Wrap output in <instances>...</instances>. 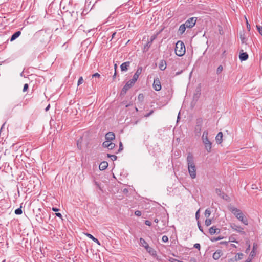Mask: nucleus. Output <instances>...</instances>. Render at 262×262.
I'll list each match as a JSON object with an SVG mask.
<instances>
[{"label":"nucleus","instance_id":"nucleus-1","mask_svg":"<svg viewBox=\"0 0 262 262\" xmlns=\"http://www.w3.org/2000/svg\"><path fill=\"white\" fill-rule=\"evenodd\" d=\"M187 163L190 177L193 179H195L196 177V168L194 162L193 156L190 152H189L187 155Z\"/></svg>","mask_w":262,"mask_h":262},{"label":"nucleus","instance_id":"nucleus-2","mask_svg":"<svg viewBox=\"0 0 262 262\" xmlns=\"http://www.w3.org/2000/svg\"><path fill=\"white\" fill-rule=\"evenodd\" d=\"M208 132L207 130H205L203 132L202 136V142L204 145V147L205 149L208 153L211 152L212 149V142L208 139Z\"/></svg>","mask_w":262,"mask_h":262},{"label":"nucleus","instance_id":"nucleus-3","mask_svg":"<svg viewBox=\"0 0 262 262\" xmlns=\"http://www.w3.org/2000/svg\"><path fill=\"white\" fill-rule=\"evenodd\" d=\"M230 211L235 216L245 225L248 224V222L246 217L245 216L242 212L237 208L232 207L230 208Z\"/></svg>","mask_w":262,"mask_h":262},{"label":"nucleus","instance_id":"nucleus-4","mask_svg":"<svg viewBox=\"0 0 262 262\" xmlns=\"http://www.w3.org/2000/svg\"><path fill=\"white\" fill-rule=\"evenodd\" d=\"M186 52L185 46L183 42L181 40L177 41L176 45L175 53L180 57L183 56Z\"/></svg>","mask_w":262,"mask_h":262},{"label":"nucleus","instance_id":"nucleus-5","mask_svg":"<svg viewBox=\"0 0 262 262\" xmlns=\"http://www.w3.org/2000/svg\"><path fill=\"white\" fill-rule=\"evenodd\" d=\"M196 20L194 17H191L187 20L184 24L187 28H191L195 25Z\"/></svg>","mask_w":262,"mask_h":262},{"label":"nucleus","instance_id":"nucleus-6","mask_svg":"<svg viewBox=\"0 0 262 262\" xmlns=\"http://www.w3.org/2000/svg\"><path fill=\"white\" fill-rule=\"evenodd\" d=\"M230 227L234 231H237L238 233L245 234V232L243 231L244 228L242 227L236 225L235 223H230Z\"/></svg>","mask_w":262,"mask_h":262},{"label":"nucleus","instance_id":"nucleus-7","mask_svg":"<svg viewBox=\"0 0 262 262\" xmlns=\"http://www.w3.org/2000/svg\"><path fill=\"white\" fill-rule=\"evenodd\" d=\"M133 86V84L132 83H130L129 81H127L121 90V95H124L126 93L127 91Z\"/></svg>","mask_w":262,"mask_h":262},{"label":"nucleus","instance_id":"nucleus-8","mask_svg":"<svg viewBox=\"0 0 262 262\" xmlns=\"http://www.w3.org/2000/svg\"><path fill=\"white\" fill-rule=\"evenodd\" d=\"M153 88L157 91H160L161 89V82L158 78L154 80Z\"/></svg>","mask_w":262,"mask_h":262},{"label":"nucleus","instance_id":"nucleus-9","mask_svg":"<svg viewBox=\"0 0 262 262\" xmlns=\"http://www.w3.org/2000/svg\"><path fill=\"white\" fill-rule=\"evenodd\" d=\"M105 140L111 141L114 140L115 138V136L114 133L110 132L105 135Z\"/></svg>","mask_w":262,"mask_h":262},{"label":"nucleus","instance_id":"nucleus-10","mask_svg":"<svg viewBox=\"0 0 262 262\" xmlns=\"http://www.w3.org/2000/svg\"><path fill=\"white\" fill-rule=\"evenodd\" d=\"M220 233V229L213 226L209 229V233L211 235L215 234H219Z\"/></svg>","mask_w":262,"mask_h":262},{"label":"nucleus","instance_id":"nucleus-11","mask_svg":"<svg viewBox=\"0 0 262 262\" xmlns=\"http://www.w3.org/2000/svg\"><path fill=\"white\" fill-rule=\"evenodd\" d=\"M223 252L221 250H217L213 254V258L215 260L219 259L222 255Z\"/></svg>","mask_w":262,"mask_h":262},{"label":"nucleus","instance_id":"nucleus-12","mask_svg":"<svg viewBox=\"0 0 262 262\" xmlns=\"http://www.w3.org/2000/svg\"><path fill=\"white\" fill-rule=\"evenodd\" d=\"M130 62L127 61L122 63L120 66L121 70L122 71H126L128 67L130 66Z\"/></svg>","mask_w":262,"mask_h":262},{"label":"nucleus","instance_id":"nucleus-13","mask_svg":"<svg viewBox=\"0 0 262 262\" xmlns=\"http://www.w3.org/2000/svg\"><path fill=\"white\" fill-rule=\"evenodd\" d=\"M216 142L218 144L222 143L223 141V133L220 132H219L215 137Z\"/></svg>","mask_w":262,"mask_h":262},{"label":"nucleus","instance_id":"nucleus-14","mask_svg":"<svg viewBox=\"0 0 262 262\" xmlns=\"http://www.w3.org/2000/svg\"><path fill=\"white\" fill-rule=\"evenodd\" d=\"M197 123H199V122H197ZM202 129V125L201 124H197L196 125L195 128H194V132L195 133V135L196 136H200L201 134V131Z\"/></svg>","mask_w":262,"mask_h":262},{"label":"nucleus","instance_id":"nucleus-15","mask_svg":"<svg viewBox=\"0 0 262 262\" xmlns=\"http://www.w3.org/2000/svg\"><path fill=\"white\" fill-rule=\"evenodd\" d=\"M257 248V245L256 243H254L253 245V248L250 254V256L252 258H253L256 255V250Z\"/></svg>","mask_w":262,"mask_h":262},{"label":"nucleus","instance_id":"nucleus-16","mask_svg":"<svg viewBox=\"0 0 262 262\" xmlns=\"http://www.w3.org/2000/svg\"><path fill=\"white\" fill-rule=\"evenodd\" d=\"M239 58L241 61H245L248 58V54L246 52H242L240 53Z\"/></svg>","mask_w":262,"mask_h":262},{"label":"nucleus","instance_id":"nucleus-17","mask_svg":"<svg viewBox=\"0 0 262 262\" xmlns=\"http://www.w3.org/2000/svg\"><path fill=\"white\" fill-rule=\"evenodd\" d=\"M108 166V163L106 161L102 162L99 165V169L100 170H105Z\"/></svg>","mask_w":262,"mask_h":262},{"label":"nucleus","instance_id":"nucleus-18","mask_svg":"<svg viewBox=\"0 0 262 262\" xmlns=\"http://www.w3.org/2000/svg\"><path fill=\"white\" fill-rule=\"evenodd\" d=\"M145 249L151 255H155L156 254V251L152 248L149 246V245L145 247Z\"/></svg>","mask_w":262,"mask_h":262},{"label":"nucleus","instance_id":"nucleus-19","mask_svg":"<svg viewBox=\"0 0 262 262\" xmlns=\"http://www.w3.org/2000/svg\"><path fill=\"white\" fill-rule=\"evenodd\" d=\"M21 34V32L20 31H17L15 32L11 37L10 41H12L15 40L17 37H18Z\"/></svg>","mask_w":262,"mask_h":262},{"label":"nucleus","instance_id":"nucleus-20","mask_svg":"<svg viewBox=\"0 0 262 262\" xmlns=\"http://www.w3.org/2000/svg\"><path fill=\"white\" fill-rule=\"evenodd\" d=\"M159 67L161 70H162V71L164 70L166 68V61L164 60H161Z\"/></svg>","mask_w":262,"mask_h":262},{"label":"nucleus","instance_id":"nucleus-21","mask_svg":"<svg viewBox=\"0 0 262 262\" xmlns=\"http://www.w3.org/2000/svg\"><path fill=\"white\" fill-rule=\"evenodd\" d=\"M186 28L187 27H186V26L184 24L181 25L180 27H179V30H178V33L180 35L183 34L184 33V32H185Z\"/></svg>","mask_w":262,"mask_h":262},{"label":"nucleus","instance_id":"nucleus-22","mask_svg":"<svg viewBox=\"0 0 262 262\" xmlns=\"http://www.w3.org/2000/svg\"><path fill=\"white\" fill-rule=\"evenodd\" d=\"M85 235H86V236L88 237H89V238L91 239L92 240H93L94 242H95L96 243L98 244V245H100V243L99 242V241H98V239H97L96 238L94 237L92 235H91V234L90 233H86Z\"/></svg>","mask_w":262,"mask_h":262},{"label":"nucleus","instance_id":"nucleus-23","mask_svg":"<svg viewBox=\"0 0 262 262\" xmlns=\"http://www.w3.org/2000/svg\"><path fill=\"white\" fill-rule=\"evenodd\" d=\"M139 244L141 246L143 247L144 248H145V247H147V246H148V244H147V243L143 238H140Z\"/></svg>","mask_w":262,"mask_h":262},{"label":"nucleus","instance_id":"nucleus-24","mask_svg":"<svg viewBox=\"0 0 262 262\" xmlns=\"http://www.w3.org/2000/svg\"><path fill=\"white\" fill-rule=\"evenodd\" d=\"M240 39L241 40V41H242V43H246V44H247V43H246L247 38L246 37V36H245L244 33H240Z\"/></svg>","mask_w":262,"mask_h":262},{"label":"nucleus","instance_id":"nucleus-25","mask_svg":"<svg viewBox=\"0 0 262 262\" xmlns=\"http://www.w3.org/2000/svg\"><path fill=\"white\" fill-rule=\"evenodd\" d=\"M244 254L242 253H238L234 257V260L238 261L243 258Z\"/></svg>","mask_w":262,"mask_h":262},{"label":"nucleus","instance_id":"nucleus-26","mask_svg":"<svg viewBox=\"0 0 262 262\" xmlns=\"http://www.w3.org/2000/svg\"><path fill=\"white\" fill-rule=\"evenodd\" d=\"M215 192L217 195L221 196L222 198L224 199V193L220 189H216Z\"/></svg>","mask_w":262,"mask_h":262},{"label":"nucleus","instance_id":"nucleus-27","mask_svg":"<svg viewBox=\"0 0 262 262\" xmlns=\"http://www.w3.org/2000/svg\"><path fill=\"white\" fill-rule=\"evenodd\" d=\"M138 76L134 75L133 78L131 80H129V81L130 82V83H132L134 85L137 80V79H138Z\"/></svg>","mask_w":262,"mask_h":262},{"label":"nucleus","instance_id":"nucleus-28","mask_svg":"<svg viewBox=\"0 0 262 262\" xmlns=\"http://www.w3.org/2000/svg\"><path fill=\"white\" fill-rule=\"evenodd\" d=\"M142 71V68L141 67H138L137 70L134 75L139 76Z\"/></svg>","mask_w":262,"mask_h":262},{"label":"nucleus","instance_id":"nucleus-29","mask_svg":"<svg viewBox=\"0 0 262 262\" xmlns=\"http://www.w3.org/2000/svg\"><path fill=\"white\" fill-rule=\"evenodd\" d=\"M111 142V141L105 140V141L102 144L103 147L105 148H108Z\"/></svg>","mask_w":262,"mask_h":262},{"label":"nucleus","instance_id":"nucleus-30","mask_svg":"<svg viewBox=\"0 0 262 262\" xmlns=\"http://www.w3.org/2000/svg\"><path fill=\"white\" fill-rule=\"evenodd\" d=\"M144 97L143 94H140L138 96V99L140 102H143Z\"/></svg>","mask_w":262,"mask_h":262},{"label":"nucleus","instance_id":"nucleus-31","mask_svg":"<svg viewBox=\"0 0 262 262\" xmlns=\"http://www.w3.org/2000/svg\"><path fill=\"white\" fill-rule=\"evenodd\" d=\"M15 213L17 215L22 214L21 207L18 208L15 210Z\"/></svg>","mask_w":262,"mask_h":262},{"label":"nucleus","instance_id":"nucleus-32","mask_svg":"<svg viewBox=\"0 0 262 262\" xmlns=\"http://www.w3.org/2000/svg\"><path fill=\"white\" fill-rule=\"evenodd\" d=\"M246 245H247V246H248V247H247V249H246V250H245V252H246V253H248V252H249L250 249V242H249V241H247V242H246Z\"/></svg>","mask_w":262,"mask_h":262},{"label":"nucleus","instance_id":"nucleus-33","mask_svg":"<svg viewBox=\"0 0 262 262\" xmlns=\"http://www.w3.org/2000/svg\"><path fill=\"white\" fill-rule=\"evenodd\" d=\"M205 216L207 217H209L211 214V211L209 209H207L205 211Z\"/></svg>","mask_w":262,"mask_h":262},{"label":"nucleus","instance_id":"nucleus-34","mask_svg":"<svg viewBox=\"0 0 262 262\" xmlns=\"http://www.w3.org/2000/svg\"><path fill=\"white\" fill-rule=\"evenodd\" d=\"M211 224V220L210 219H207L205 220V224L206 226H209Z\"/></svg>","mask_w":262,"mask_h":262},{"label":"nucleus","instance_id":"nucleus-35","mask_svg":"<svg viewBox=\"0 0 262 262\" xmlns=\"http://www.w3.org/2000/svg\"><path fill=\"white\" fill-rule=\"evenodd\" d=\"M256 28L259 33L262 36V27L260 25H256Z\"/></svg>","mask_w":262,"mask_h":262},{"label":"nucleus","instance_id":"nucleus-36","mask_svg":"<svg viewBox=\"0 0 262 262\" xmlns=\"http://www.w3.org/2000/svg\"><path fill=\"white\" fill-rule=\"evenodd\" d=\"M107 157L111 158L113 161H115L117 159V156L115 155L107 154Z\"/></svg>","mask_w":262,"mask_h":262},{"label":"nucleus","instance_id":"nucleus-37","mask_svg":"<svg viewBox=\"0 0 262 262\" xmlns=\"http://www.w3.org/2000/svg\"><path fill=\"white\" fill-rule=\"evenodd\" d=\"M223 68L222 66H219L216 70L217 74H220V73H221L222 71H223Z\"/></svg>","mask_w":262,"mask_h":262},{"label":"nucleus","instance_id":"nucleus-38","mask_svg":"<svg viewBox=\"0 0 262 262\" xmlns=\"http://www.w3.org/2000/svg\"><path fill=\"white\" fill-rule=\"evenodd\" d=\"M115 144L113 143V142H111L110 144V145H109V146L107 148L108 149L111 150V149H114L115 148Z\"/></svg>","mask_w":262,"mask_h":262},{"label":"nucleus","instance_id":"nucleus-39","mask_svg":"<svg viewBox=\"0 0 262 262\" xmlns=\"http://www.w3.org/2000/svg\"><path fill=\"white\" fill-rule=\"evenodd\" d=\"M83 82V79L82 77L81 76L79 78V79L78 80V82H77L78 86H79V85L82 84Z\"/></svg>","mask_w":262,"mask_h":262},{"label":"nucleus","instance_id":"nucleus-40","mask_svg":"<svg viewBox=\"0 0 262 262\" xmlns=\"http://www.w3.org/2000/svg\"><path fill=\"white\" fill-rule=\"evenodd\" d=\"M162 240L164 243H166L168 241V237L166 235H164L162 237Z\"/></svg>","mask_w":262,"mask_h":262},{"label":"nucleus","instance_id":"nucleus-41","mask_svg":"<svg viewBox=\"0 0 262 262\" xmlns=\"http://www.w3.org/2000/svg\"><path fill=\"white\" fill-rule=\"evenodd\" d=\"M28 87H29V86H28V84H27V83L25 84H24V88H23V91L24 92H25L27 91V90H28Z\"/></svg>","mask_w":262,"mask_h":262},{"label":"nucleus","instance_id":"nucleus-42","mask_svg":"<svg viewBox=\"0 0 262 262\" xmlns=\"http://www.w3.org/2000/svg\"><path fill=\"white\" fill-rule=\"evenodd\" d=\"M154 113V110H151L148 113L145 114L144 115V117H148L149 116H150L151 114H152V113Z\"/></svg>","mask_w":262,"mask_h":262},{"label":"nucleus","instance_id":"nucleus-43","mask_svg":"<svg viewBox=\"0 0 262 262\" xmlns=\"http://www.w3.org/2000/svg\"><path fill=\"white\" fill-rule=\"evenodd\" d=\"M194 247L196 249H198L199 250H200L201 246L200 244L199 243H196L194 245Z\"/></svg>","mask_w":262,"mask_h":262},{"label":"nucleus","instance_id":"nucleus-44","mask_svg":"<svg viewBox=\"0 0 262 262\" xmlns=\"http://www.w3.org/2000/svg\"><path fill=\"white\" fill-rule=\"evenodd\" d=\"M122 150H123V145H122V143L121 142H120L119 148V149L118 150V152H120Z\"/></svg>","mask_w":262,"mask_h":262},{"label":"nucleus","instance_id":"nucleus-45","mask_svg":"<svg viewBox=\"0 0 262 262\" xmlns=\"http://www.w3.org/2000/svg\"><path fill=\"white\" fill-rule=\"evenodd\" d=\"M135 214L136 216H140L141 215V212L139 210H137L135 212Z\"/></svg>","mask_w":262,"mask_h":262},{"label":"nucleus","instance_id":"nucleus-46","mask_svg":"<svg viewBox=\"0 0 262 262\" xmlns=\"http://www.w3.org/2000/svg\"><path fill=\"white\" fill-rule=\"evenodd\" d=\"M198 228L199 229V230L202 232H203V228L201 226V224L199 222H198Z\"/></svg>","mask_w":262,"mask_h":262},{"label":"nucleus","instance_id":"nucleus-47","mask_svg":"<svg viewBox=\"0 0 262 262\" xmlns=\"http://www.w3.org/2000/svg\"><path fill=\"white\" fill-rule=\"evenodd\" d=\"M246 20V24H247V28L249 31L250 30V25L249 24L246 17H245Z\"/></svg>","mask_w":262,"mask_h":262},{"label":"nucleus","instance_id":"nucleus-48","mask_svg":"<svg viewBox=\"0 0 262 262\" xmlns=\"http://www.w3.org/2000/svg\"><path fill=\"white\" fill-rule=\"evenodd\" d=\"M100 77V75L98 73H96L92 75L93 78H94V77L99 78Z\"/></svg>","mask_w":262,"mask_h":262},{"label":"nucleus","instance_id":"nucleus-49","mask_svg":"<svg viewBox=\"0 0 262 262\" xmlns=\"http://www.w3.org/2000/svg\"><path fill=\"white\" fill-rule=\"evenodd\" d=\"M145 224L146 225L149 226H151V223L149 221H148V220H146L145 221Z\"/></svg>","mask_w":262,"mask_h":262},{"label":"nucleus","instance_id":"nucleus-50","mask_svg":"<svg viewBox=\"0 0 262 262\" xmlns=\"http://www.w3.org/2000/svg\"><path fill=\"white\" fill-rule=\"evenodd\" d=\"M199 211L200 210H198L195 213V217L196 219H198L200 217Z\"/></svg>","mask_w":262,"mask_h":262},{"label":"nucleus","instance_id":"nucleus-51","mask_svg":"<svg viewBox=\"0 0 262 262\" xmlns=\"http://www.w3.org/2000/svg\"><path fill=\"white\" fill-rule=\"evenodd\" d=\"M252 258H252L251 257H250L249 256V257L247 258V259L245 262H251Z\"/></svg>","mask_w":262,"mask_h":262},{"label":"nucleus","instance_id":"nucleus-52","mask_svg":"<svg viewBox=\"0 0 262 262\" xmlns=\"http://www.w3.org/2000/svg\"><path fill=\"white\" fill-rule=\"evenodd\" d=\"M56 215L57 216V217H59L60 218H62V215L60 213H55Z\"/></svg>","mask_w":262,"mask_h":262},{"label":"nucleus","instance_id":"nucleus-53","mask_svg":"<svg viewBox=\"0 0 262 262\" xmlns=\"http://www.w3.org/2000/svg\"><path fill=\"white\" fill-rule=\"evenodd\" d=\"M52 209L54 212H57V211H59V209H58L57 208H55V207H53Z\"/></svg>","mask_w":262,"mask_h":262},{"label":"nucleus","instance_id":"nucleus-54","mask_svg":"<svg viewBox=\"0 0 262 262\" xmlns=\"http://www.w3.org/2000/svg\"><path fill=\"white\" fill-rule=\"evenodd\" d=\"M50 108V104H49V105L46 107V108H45V111H48L49 110V108Z\"/></svg>","mask_w":262,"mask_h":262},{"label":"nucleus","instance_id":"nucleus-55","mask_svg":"<svg viewBox=\"0 0 262 262\" xmlns=\"http://www.w3.org/2000/svg\"><path fill=\"white\" fill-rule=\"evenodd\" d=\"M233 261H235L234 260V257L232 258H231L229 260V262H233Z\"/></svg>","mask_w":262,"mask_h":262},{"label":"nucleus","instance_id":"nucleus-56","mask_svg":"<svg viewBox=\"0 0 262 262\" xmlns=\"http://www.w3.org/2000/svg\"><path fill=\"white\" fill-rule=\"evenodd\" d=\"M132 105V103H128V104H126V105H125V107H129V106H130V105Z\"/></svg>","mask_w":262,"mask_h":262},{"label":"nucleus","instance_id":"nucleus-57","mask_svg":"<svg viewBox=\"0 0 262 262\" xmlns=\"http://www.w3.org/2000/svg\"><path fill=\"white\" fill-rule=\"evenodd\" d=\"M116 71H115V73H114V75L113 76V79H115V78L116 77Z\"/></svg>","mask_w":262,"mask_h":262},{"label":"nucleus","instance_id":"nucleus-58","mask_svg":"<svg viewBox=\"0 0 262 262\" xmlns=\"http://www.w3.org/2000/svg\"><path fill=\"white\" fill-rule=\"evenodd\" d=\"M95 184L98 187L100 188L99 183H98L97 182H95Z\"/></svg>","mask_w":262,"mask_h":262},{"label":"nucleus","instance_id":"nucleus-59","mask_svg":"<svg viewBox=\"0 0 262 262\" xmlns=\"http://www.w3.org/2000/svg\"><path fill=\"white\" fill-rule=\"evenodd\" d=\"M151 44V42H150H150H148L147 43L146 46H148V47H150Z\"/></svg>","mask_w":262,"mask_h":262},{"label":"nucleus","instance_id":"nucleus-60","mask_svg":"<svg viewBox=\"0 0 262 262\" xmlns=\"http://www.w3.org/2000/svg\"><path fill=\"white\" fill-rule=\"evenodd\" d=\"M216 238L217 239V241H218V240L222 239L223 238V237L219 236V237H217Z\"/></svg>","mask_w":262,"mask_h":262},{"label":"nucleus","instance_id":"nucleus-61","mask_svg":"<svg viewBox=\"0 0 262 262\" xmlns=\"http://www.w3.org/2000/svg\"><path fill=\"white\" fill-rule=\"evenodd\" d=\"M180 113L178 114V117H177V121H178L179 119H180Z\"/></svg>","mask_w":262,"mask_h":262},{"label":"nucleus","instance_id":"nucleus-62","mask_svg":"<svg viewBox=\"0 0 262 262\" xmlns=\"http://www.w3.org/2000/svg\"><path fill=\"white\" fill-rule=\"evenodd\" d=\"M115 35H116V32L113 33L112 35V38H113Z\"/></svg>","mask_w":262,"mask_h":262},{"label":"nucleus","instance_id":"nucleus-63","mask_svg":"<svg viewBox=\"0 0 262 262\" xmlns=\"http://www.w3.org/2000/svg\"><path fill=\"white\" fill-rule=\"evenodd\" d=\"M211 241L212 242H215L217 241V239H216V238H214L213 239H211Z\"/></svg>","mask_w":262,"mask_h":262},{"label":"nucleus","instance_id":"nucleus-64","mask_svg":"<svg viewBox=\"0 0 262 262\" xmlns=\"http://www.w3.org/2000/svg\"><path fill=\"white\" fill-rule=\"evenodd\" d=\"M154 222L157 223L159 222V220L158 219H155L154 220Z\"/></svg>","mask_w":262,"mask_h":262}]
</instances>
